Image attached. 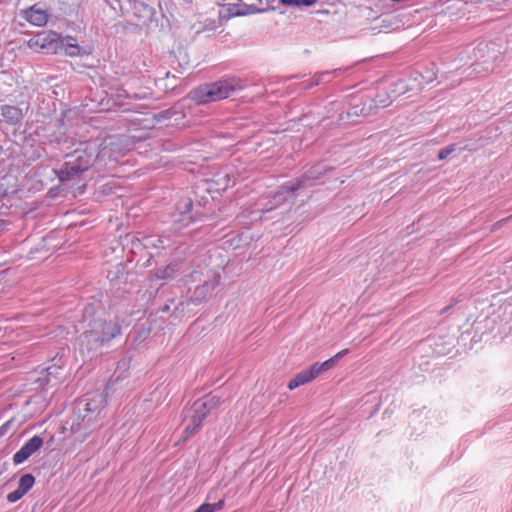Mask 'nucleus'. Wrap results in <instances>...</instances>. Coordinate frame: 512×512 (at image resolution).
Wrapping results in <instances>:
<instances>
[{
  "instance_id": "nucleus-1",
  "label": "nucleus",
  "mask_w": 512,
  "mask_h": 512,
  "mask_svg": "<svg viewBox=\"0 0 512 512\" xmlns=\"http://www.w3.org/2000/svg\"><path fill=\"white\" fill-rule=\"evenodd\" d=\"M103 151L94 141L80 144L74 151L65 155V161L54 173L61 183L81 181L87 171H99L103 167Z\"/></svg>"
},
{
  "instance_id": "nucleus-2",
  "label": "nucleus",
  "mask_w": 512,
  "mask_h": 512,
  "mask_svg": "<svg viewBox=\"0 0 512 512\" xmlns=\"http://www.w3.org/2000/svg\"><path fill=\"white\" fill-rule=\"evenodd\" d=\"M220 403V396L207 394L195 400L190 407L184 408L182 416L186 426L179 442H185L197 434L202 429L204 420Z\"/></svg>"
},
{
  "instance_id": "nucleus-3",
  "label": "nucleus",
  "mask_w": 512,
  "mask_h": 512,
  "mask_svg": "<svg viewBox=\"0 0 512 512\" xmlns=\"http://www.w3.org/2000/svg\"><path fill=\"white\" fill-rule=\"evenodd\" d=\"M120 333L121 326L118 323L93 318L89 320L87 327L79 336V346L81 350H86L88 353L96 352Z\"/></svg>"
},
{
  "instance_id": "nucleus-4",
  "label": "nucleus",
  "mask_w": 512,
  "mask_h": 512,
  "mask_svg": "<svg viewBox=\"0 0 512 512\" xmlns=\"http://www.w3.org/2000/svg\"><path fill=\"white\" fill-rule=\"evenodd\" d=\"M243 89L240 79L223 78L215 82L204 83L190 92V98L197 104H206L226 99L237 90Z\"/></svg>"
},
{
  "instance_id": "nucleus-5",
  "label": "nucleus",
  "mask_w": 512,
  "mask_h": 512,
  "mask_svg": "<svg viewBox=\"0 0 512 512\" xmlns=\"http://www.w3.org/2000/svg\"><path fill=\"white\" fill-rule=\"evenodd\" d=\"M78 405H83V413L80 412L78 415V422H73L71 430L73 432H79L81 430H93L97 426V423L102 420L105 416L104 409L107 405L106 394L104 392L94 393L92 395H86L83 397ZM81 411V409L79 408Z\"/></svg>"
},
{
  "instance_id": "nucleus-6",
  "label": "nucleus",
  "mask_w": 512,
  "mask_h": 512,
  "mask_svg": "<svg viewBox=\"0 0 512 512\" xmlns=\"http://www.w3.org/2000/svg\"><path fill=\"white\" fill-rule=\"evenodd\" d=\"M31 48H39V52L59 54L63 49V36L56 31H43L29 40Z\"/></svg>"
},
{
  "instance_id": "nucleus-7",
  "label": "nucleus",
  "mask_w": 512,
  "mask_h": 512,
  "mask_svg": "<svg viewBox=\"0 0 512 512\" xmlns=\"http://www.w3.org/2000/svg\"><path fill=\"white\" fill-rule=\"evenodd\" d=\"M176 210L174 223L178 224V228L187 227L203 217V214L194 208L193 201L189 197L181 198L176 204Z\"/></svg>"
},
{
  "instance_id": "nucleus-8",
  "label": "nucleus",
  "mask_w": 512,
  "mask_h": 512,
  "mask_svg": "<svg viewBox=\"0 0 512 512\" xmlns=\"http://www.w3.org/2000/svg\"><path fill=\"white\" fill-rule=\"evenodd\" d=\"M291 180L283 183L279 189L273 194L269 201V210L276 208L284 203L294 204L297 197L300 195V191L296 189V185Z\"/></svg>"
},
{
  "instance_id": "nucleus-9",
  "label": "nucleus",
  "mask_w": 512,
  "mask_h": 512,
  "mask_svg": "<svg viewBox=\"0 0 512 512\" xmlns=\"http://www.w3.org/2000/svg\"><path fill=\"white\" fill-rule=\"evenodd\" d=\"M53 361L55 362L43 369L41 375L35 380L42 390H46L49 386H55L60 381V371L62 370L64 361L62 357L58 359L55 357Z\"/></svg>"
},
{
  "instance_id": "nucleus-10",
  "label": "nucleus",
  "mask_w": 512,
  "mask_h": 512,
  "mask_svg": "<svg viewBox=\"0 0 512 512\" xmlns=\"http://www.w3.org/2000/svg\"><path fill=\"white\" fill-rule=\"evenodd\" d=\"M329 170L330 168L327 166L321 164L314 165L300 177L292 179L293 185H296V189L301 193L303 190L315 185L316 181L321 179Z\"/></svg>"
},
{
  "instance_id": "nucleus-11",
  "label": "nucleus",
  "mask_w": 512,
  "mask_h": 512,
  "mask_svg": "<svg viewBox=\"0 0 512 512\" xmlns=\"http://www.w3.org/2000/svg\"><path fill=\"white\" fill-rule=\"evenodd\" d=\"M221 275L214 273L211 279L205 280L203 284L198 285L193 294L187 300V304L199 305L206 299H208L213 290L220 284Z\"/></svg>"
},
{
  "instance_id": "nucleus-12",
  "label": "nucleus",
  "mask_w": 512,
  "mask_h": 512,
  "mask_svg": "<svg viewBox=\"0 0 512 512\" xmlns=\"http://www.w3.org/2000/svg\"><path fill=\"white\" fill-rule=\"evenodd\" d=\"M43 443L44 440L41 436L34 435L13 455V463L19 465L25 462L42 447Z\"/></svg>"
},
{
  "instance_id": "nucleus-13",
  "label": "nucleus",
  "mask_w": 512,
  "mask_h": 512,
  "mask_svg": "<svg viewBox=\"0 0 512 512\" xmlns=\"http://www.w3.org/2000/svg\"><path fill=\"white\" fill-rule=\"evenodd\" d=\"M47 10L41 8L39 4H34L24 11V18L34 26H44L48 21Z\"/></svg>"
},
{
  "instance_id": "nucleus-14",
  "label": "nucleus",
  "mask_w": 512,
  "mask_h": 512,
  "mask_svg": "<svg viewBox=\"0 0 512 512\" xmlns=\"http://www.w3.org/2000/svg\"><path fill=\"white\" fill-rule=\"evenodd\" d=\"M1 120L8 125H18L23 119L22 109L13 105L0 106Z\"/></svg>"
},
{
  "instance_id": "nucleus-15",
  "label": "nucleus",
  "mask_w": 512,
  "mask_h": 512,
  "mask_svg": "<svg viewBox=\"0 0 512 512\" xmlns=\"http://www.w3.org/2000/svg\"><path fill=\"white\" fill-rule=\"evenodd\" d=\"M185 117L182 107L179 104H175L168 109L161 110L153 115V119L156 123H164L168 120L174 119L175 122L181 121Z\"/></svg>"
},
{
  "instance_id": "nucleus-16",
  "label": "nucleus",
  "mask_w": 512,
  "mask_h": 512,
  "mask_svg": "<svg viewBox=\"0 0 512 512\" xmlns=\"http://www.w3.org/2000/svg\"><path fill=\"white\" fill-rule=\"evenodd\" d=\"M390 104V102L387 101V99L382 98L380 94H377L373 99H368L365 101L362 105V107L358 110V106H355L354 114L356 115H363L368 116L373 113V109L376 108H385Z\"/></svg>"
},
{
  "instance_id": "nucleus-17",
  "label": "nucleus",
  "mask_w": 512,
  "mask_h": 512,
  "mask_svg": "<svg viewBox=\"0 0 512 512\" xmlns=\"http://www.w3.org/2000/svg\"><path fill=\"white\" fill-rule=\"evenodd\" d=\"M182 263L174 261L164 267H158L154 270L153 277L157 280H170L176 277L180 271Z\"/></svg>"
},
{
  "instance_id": "nucleus-18",
  "label": "nucleus",
  "mask_w": 512,
  "mask_h": 512,
  "mask_svg": "<svg viewBox=\"0 0 512 512\" xmlns=\"http://www.w3.org/2000/svg\"><path fill=\"white\" fill-rule=\"evenodd\" d=\"M316 377L317 376H316L312 366H310L309 368L297 373L295 375V377L288 382L287 387L289 390H294L301 385H305V384L309 383Z\"/></svg>"
},
{
  "instance_id": "nucleus-19",
  "label": "nucleus",
  "mask_w": 512,
  "mask_h": 512,
  "mask_svg": "<svg viewBox=\"0 0 512 512\" xmlns=\"http://www.w3.org/2000/svg\"><path fill=\"white\" fill-rule=\"evenodd\" d=\"M62 52L70 57H75L83 54L81 47L76 43L75 38L72 36L63 37Z\"/></svg>"
},
{
  "instance_id": "nucleus-20",
  "label": "nucleus",
  "mask_w": 512,
  "mask_h": 512,
  "mask_svg": "<svg viewBox=\"0 0 512 512\" xmlns=\"http://www.w3.org/2000/svg\"><path fill=\"white\" fill-rule=\"evenodd\" d=\"M170 246V239L162 236H147L144 238L145 248L165 249Z\"/></svg>"
},
{
  "instance_id": "nucleus-21",
  "label": "nucleus",
  "mask_w": 512,
  "mask_h": 512,
  "mask_svg": "<svg viewBox=\"0 0 512 512\" xmlns=\"http://www.w3.org/2000/svg\"><path fill=\"white\" fill-rule=\"evenodd\" d=\"M58 3H59V9L65 15H71V14L75 13L80 6L79 0H58Z\"/></svg>"
},
{
  "instance_id": "nucleus-22",
  "label": "nucleus",
  "mask_w": 512,
  "mask_h": 512,
  "mask_svg": "<svg viewBox=\"0 0 512 512\" xmlns=\"http://www.w3.org/2000/svg\"><path fill=\"white\" fill-rule=\"evenodd\" d=\"M34 483H35V477L32 474L27 473V474H24L21 476L17 487L24 494H26L33 487Z\"/></svg>"
},
{
  "instance_id": "nucleus-23",
  "label": "nucleus",
  "mask_w": 512,
  "mask_h": 512,
  "mask_svg": "<svg viewBox=\"0 0 512 512\" xmlns=\"http://www.w3.org/2000/svg\"><path fill=\"white\" fill-rule=\"evenodd\" d=\"M228 17L245 16L244 7L241 3H227L224 5Z\"/></svg>"
},
{
  "instance_id": "nucleus-24",
  "label": "nucleus",
  "mask_w": 512,
  "mask_h": 512,
  "mask_svg": "<svg viewBox=\"0 0 512 512\" xmlns=\"http://www.w3.org/2000/svg\"><path fill=\"white\" fill-rule=\"evenodd\" d=\"M335 363H336V361L331 357L322 363L316 362V363L312 364L311 366H312L316 376H318L322 372L331 369L335 365Z\"/></svg>"
},
{
  "instance_id": "nucleus-25",
  "label": "nucleus",
  "mask_w": 512,
  "mask_h": 512,
  "mask_svg": "<svg viewBox=\"0 0 512 512\" xmlns=\"http://www.w3.org/2000/svg\"><path fill=\"white\" fill-rule=\"evenodd\" d=\"M341 69H334L323 71L314 75L312 82H317V85L321 83H328L329 80L323 79V76L340 75Z\"/></svg>"
},
{
  "instance_id": "nucleus-26",
  "label": "nucleus",
  "mask_w": 512,
  "mask_h": 512,
  "mask_svg": "<svg viewBox=\"0 0 512 512\" xmlns=\"http://www.w3.org/2000/svg\"><path fill=\"white\" fill-rule=\"evenodd\" d=\"M456 150V144H450L438 152V159L444 160L446 159L451 153H453Z\"/></svg>"
},
{
  "instance_id": "nucleus-27",
  "label": "nucleus",
  "mask_w": 512,
  "mask_h": 512,
  "mask_svg": "<svg viewBox=\"0 0 512 512\" xmlns=\"http://www.w3.org/2000/svg\"><path fill=\"white\" fill-rule=\"evenodd\" d=\"M25 494L17 487L14 491L7 495V500L10 503H15L20 500Z\"/></svg>"
},
{
  "instance_id": "nucleus-28",
  "label": "nucleus",
  "mask_w": 512,
  "mask_h": 512,
  "mask_svg": "<svg viewBox=\"0 0 512 512\" xmlns=\"http://www.w3.org/2000/svg\"><path fill=\"white\" fill-rule=\"evenodd\" d=\"M243 11L245 12V15L254 14L256 12H264V9H257L254 5H246L243 4Z\"/></svg>"
},
{
  "instance_id": "nucleus-29",
  "label": "nucleus",
  "mask_w": 512,
  "mask_h": 512,
  "mask_svg": "<svg viewBox=\"0 0 512 512\" xmlns=\"http://www.w3.org/2000/svg\"><path fill=\"white\" fill-rule=\"evenodd\" d=\"M299 86H300V89H302V90H308V89H311V88L317 86V82L303 81L299 84Z\"/></svg>"
},
{
  "instance_id": "nucleus-30",
  "label": "nucleus",
  "mask_w": 512,
  "mask_h": 512,
  "mask_svg": "<svg viewBox=\"0 0 512 512\" xmlns=\"http://www.w3.org/2000/svg\"><path fill=\"white\" fill-rule=\"evenodd\" d=\"M212 506L210 503H204L200 505L194 512H212Z\"/></svg>"
},
{
  "instance_id": "nucleus-31",
  "label": "nucleus",
  "mask_w": 512,
  "mask_h": 512,
  "mask_svg": "<svg viewBox=\"0 0 512 512\" xmlns=\"http://www.w3.org/2000/svg\"><path fill=\"white\" fill-rule=\"evenodd\" d=\"M282 5L299 7V0H279Z\"/></svg>"
},
{
  "instance_id": "nucleus-32",
  "label": "nucleus",
  "mask_w": 512,
  "mask_h": 512,
  "mask_svg": "<svg viewBox=\"0 0 512 512\" xmlns=\"http://www.w3.org/2000/svg\"><path fill=\"white\" fill-rule=\"evenodd\" d=\"M216 28V21L212 19L205 20V30H214Z\"/></svg>"
},
{
  "instance_id": "nucleus-33",
  "label": "nucleus",
  "mask_w": 512,
  "mask_h": 512,
  "mask_svg": "<svg viewBox=\"0 0 512 512\" xmlns=\"http://www.w3.org/2000/svg\"><path fill=\"white\" fill-rule=\"evenodd\" d=\"M225 505V501L224 499H221L219 500L218 502L214 503V504H211L212 506V512H215V511H218V510H221Z\"/></svg>"
},
{
  "instance_id": "nucleus-34",
  "label": "nucleus",
  "mask_w": 512,
  "mask_h": 512,
  "mask_svg": "<svg viewBox=\"0 0 512 512\" xmlns=\"http://www.w3.org/2000/svg\"><path fill=\"white\" fill-rule=\"evenodd\" d=\"M10 425H11V421H6L5 423H3L1 426H0V437L1 436H4L7 431L9 430L10 428Z\"/></svg>"
},
{
  "instance_id": "nucleus-35",
  "label": "nucleus",
  "mask_w": 512,
  "mask_h": 512,
  "mask_svg": "<svg viewBox=\"0 0 512 512\" xmlns=\"http://www.w3.org/2000/svg\"><path fill=\"white\" fill-rule=\"evenodd\" d=\"M317 0H299V7H310L316 3Z\"/></svg>"
},
{
  "instance_id": "nucleus-36",
  "label": "nucleus",
  "mask_w": 512,
  "mask_h": 512,
  "mask_svg": "<svg viewBox=\"0 0 512 512\" xmlns=\"http://www.w3.org/2000/svg\"><path fill=\"white\" fill-rule=\"evenodd\" d=\"M9 226V222L4 220V219H0V235L7 230V227Z\"/></svg>"
},
{
  "instance_id": "nucleus-37",
  "label": "nucleus",
  "mask_w": 512,
  "mask_h": 512,
  "mask_svg": "<svg viewBox=\"0 0 512 512\" xmlns=\"http://www.w3.org/2000/svg\"><path fill=\"white\" fill-rule=\"evenodd\" d=\"M348 353V349H344V350H341L340 352H338L335 356H333L332 358L337 362L340 358H342L344 355H346Z\"/></svg>"
},
{
  "instance_id": "nucleus-38",
  "label": "nucleus",
  "mask_w": 512,
  "mask_h": 512,
  "mask_svg": "<svg viewBox=\"0 0 512 512\" xmlns=\"http://www.w3.org/2000/svg\"><path fill=\"white\" fill-rule=\"evenodd\" d=\"M456 303H457V301H456V300H453V301L450 303V305H448V306L444 307V308L441 310V312H440V313H441V314L446 313V312H447L450 308H452Z\"/></svg>"
},
{
  "instance_id": "nucleus-39",
  "label": "nucleus",
  "mask_w": 512,
  "mask_h": 512,
  "mask_svg": "<svg viewBox=\"0 0 512 512\" xmlns=\"http://www.w3.org/2000/svg\"><path fill=\"white\" fill-rule=\"evenodd\" d=\"M119 96H125L127 98H135V99L139 98L138 94L135 93L133 95H130L125 90H123V94L121 93V94H119Z\"/></svg>"
},
{
  "instance_id": "nucleus-40",
  "label": "nucleus",
  "mask_w": 512,
  "mask_h": 512,
  "mask_svg": "<svg viewBox=\"0 0 512 512\" xmlns=\"http://www.w3.org/2000/svg\"><path fill=\"white\" fill-rule=\"evenodd\" d=\"M512 219V214L500 221L497 222V225H502L503 223L507 222L508 220Z\"/></svg>"
},
{
  "instance_id": "nucleus-41",
  "label": "nucleus",
  "mask_w": 512,
  "mask_h": 512,
  "mask_svg": "<svg viewBox=\"0 0 512 512\" xmlns=\"http://www.w3.org/2000/svg\"><path fill=\"white\" fill-rule=\"evenodd\" d=\"M337 75H331V76H323V79L331 81L332 77H336Z\"/></svg>"
},
{
  "instance_id": "nucleus-42",
  "label": "nucleus",
  "mask_w": 512,
  "mask_h": 512,
  "mask_svg": "<svg viewBox=\"0 0 512 512\" xmlns=\"http://www.w3.org/2000/svg\"><path fill=\"white\" fill-rule=\"evenodd\" d=\"M162 311H163V312H168V311H169V306H168V305H165V306L162 308Z\"/></svg>"
},
{
  "instance_id": "nucleus-43",
  "label": "nucleus",
  "mask_w": 512,
  "mask_h": 512,
  "mask_svg": "<svg viewBox=\"0 0 512 512\" xmlns=\"http://www.w3.org/2000/svg\"><path fill=\"white\" fill-rule=\"evenodd\" d=\"M149 12H150L151 16L155 13V11H154V9H153V8H150V9H149Z\"/></svg>"
}]
</instances>
